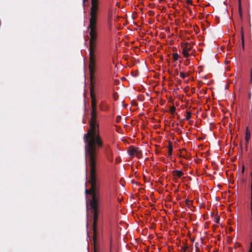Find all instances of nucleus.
<instances>
[{
	"instance_id": "obj_1",
	"label": "nucleus",
	"mask_w": 252,
	"mask_h": 252,
	"mask_svg": "<svg viewBox=\"0 0 252 252\" xmlns=\"http://www.w3.org/2000/svg\"><path fill=\"white\" fill-rule=\"evenodd\" d=\"M89 168V176L88 183L91 185V188L86 189L85 193L92 197L90 200V206L92 209L93 216V239L94 243L96 241L97 238V223L98 218L99 210L98 203L100 200V180L97 177V168L98 166V160H86Z\"/></svg>"
},
{
	"instance_id": "obj_2",
	"label": "nucleus",
	"mask_w": 252,
	"mask_h": 252,
	"mask_svg": "<svg viewBox=\"0 0 252 252\" xmlns=\"http://www.w3.org/2000/svg\"><path fill=\"white\" fill-rule=\"evenodd\" d=\"M89 124L88 132L84 136L86 159L98 160L99 148L103 146V142L99 133L96 115L91 116Z\"/></svg>"
},
{
	"instance_id": "obj_3",
	"label": "nucleus",
	"mask_w": 252,
	"mask_h": 252,
	"mask_svg": "<svg viewBox=\"0 0 252 252\" xmlns=\"http://www.w3.org/2000/svg\"><path fill=\"white\" fill-rule=\"evenodd\" d=\"M89 35L90 36L89 41V57H96L95 55V49L96 46V40L97 37V31H90Z\"/></svg>"
},
{
	"instance_id": "obj_4",
	"label": "nucleus",
	"mask_w": 252,
	"mask_h": 252,
	"mask_svg": "<svg viewBox=\"0 0 252 252\" xmlns=\"http://www.w3.org/2000/svg\"><path fill=\"white\" fill-rule=\"evenodd\" d=\"M95 58L96 57H89V69L90 72V79L92 80L94 79V73L95 71Z\"/></svg>"
},
{
	"instance_id": "obj_5",
	"label": "nucleus",
	"mask_w": 252,
	"mask_h": 252,
	"mask_svg": "<svg viewBox=\"0 0 252 252\" xmlns=\"http://www.w3.org/2000/svg\"><path fill=\"white\" fill-rule=\"evenodd\" d=\"M97 15H90L89 25L87 28L88 30L97 31Z\"/></svg>"
},
{
	"instance_id": "obj_6",
	"label": "nucleus",
	"mask_w": 252,
	"mask_h": 252,
	"mask_svg": "<svg viewBox=\"0 0 252 252\" xmlns=\"http://www.w3.org/2000/svg\"><path fill=\"white\" fill-rule=\"evenodd\" d=\"M93 87H92L91 92H90V96L91 98L92 111L91 115H96V100L94 93L93 92Z\"/></svg>"
},
{
	"instance_id": "obj_7",
	"label": "nucleus",
	"mask_w": 252,
	"mask_h": 252,
	"mask_svg": "<svg viewBox=\"0 0 252 252\" xmlns=\"http://www.w3.org/2000/svg\"><path fill=\"white\" fill-rule=\"evenodd\" d=\"M183 48V54L185 58L189 57V52L193 48V43L190 42L189 43H186L182 46Z\"/></svg>"
},
{
	"instance_id": "obj_8",
	"label": "nucleus",
	"mask_w": 252,
	"mask_h": 252,
	"mask_svg": "<svg viewBox=\"0 0 252 252\" xmlns=\"http://www.w3.org/2000/svg\"><path fill=\"white\" fill-rule=\"evenodd\" d=\"M98 9V3H91V7L90 15H97Z\"/></svg>"
},
{
	"instance_id": "obj_9",
	"label": "nucleus",
	"mask_w": 252,
	"mask_h": 252,
	"mask_svg": "<svg viewBox=\"0 0 252 252\" xmlns=\"http://www.w3.org/2000/svg\"><path fill=\"white\" fill-rule=\"evenodd\" d=\"M229 131L231 135V139L234 138V144L235 145V141L236 138V136L234 135L235 129L234 126L230 124Z\"/></svg>"
},
{
	"instance_id": "obj_10",
	"label": "nucleus",
	"mask_w": 252,
	"mask_h": 252,
	"mask_svg": "<svg viewBox=\"0 0 252 252\" xmlns=\"http://www.w3.org/2000/svg\"><path fill=\"white\" fill-rule=\"evenodd\" d=\"M128 153L130 156H133L135 154H136L138 156L139 154L141 153V151H140L138 149H132L131 150H128Z\"/></svg>"
},
{
	"instance_id": "obj_11",
	"label": "nucleus",
	"mask_w": 252,
	"mask_h": 252,
	"mask_svg": "<svg viewBox=\"0 0 252 252\" xmlns=\"http://www.w3.org/2000/svg\"><path fill=\"white\" fill-rule=\"evenodd\" d=\"M172 173L174 176H177L178 178H181L183 175V172L181 170H173Z\"/></svg>"
},
{
	"instance_id": "obj_12",
	"label": "nucleus",
	"mask_w": 252,
	"mask_h": 252,
	"mask_svg": "<svg viewBox=\"0 0 252 252\" xmlns=\"http://www.w3.org/2000/svg\"><path fill=\"white\" fill-rule=\"evenodd\" d=\"M168 148L169 156L170 157H171L172 155L173 147H172V144L171 142H170V141L169 143V145L168 146Z\"/></svg>"
},
{
	"instance_id": "obj_13",
	"label": "nucleus",
	"mask_w": 252,
	"mask_h": 252,
	"mask_svg": "<svg viewBox=\"0 0 252 252\" xmlns=\"http://www.w3.org/2000/svg\"><path fill=\"white\" fill-rule=\"evenodd\" d=\"M90 92H91V88H92V87H93V92L94 91V86H95V78H94V79H93V81L92 82V80H90Z\"/></svg>"
},
{
	"instance_id": "obj_14",
	"label": "nucleus",
	"mask_w": 252,
	"mask_h": 252,
	"mask_svg": "<svg viewBox=\"0 0 252 252\" xmlns=\"http://www.w3.org/2000/svg\"><path fill=\"white\" fill-rule=\"evenodd\" d=\"M112 18V11L110 10H109L108 13V20L109 22H110Z\"/></svg>"
},
{
	"instance_id": "obj_15",
	"label": "nucleus",
	"mask_w": 252,
	"mask_h": 252,
	"mask_svg": "<svg viewBox=\"0 0 252 252\" xmlns=\"http://www.w3.org/2000/svg\"><path fill=\"white\" fill-rule=\"evenodd\" d=\"M180 57V56L178 55V53H173V58L175 61H176L178 60L179 58Z\"/></svg>"
},
{
	"instance_id": "obj_16",
	"label": "nucleus",
	"mask_w": 252,
	"mask_h": 252,
	"mask_svg": "<svg viewBox=\"0 0 252 252\" xmlns=\"http://www.w3.org/2000/svg\"><path fill=\"white\" fill-rule=\"evenodd\" d=\"M191 113L189 111H187V115L186 116V119L189 120L191 118Z\"/></svg>"
},
{
	"instance_id": "obj_17",
	"label": "nucleus",
	"mask_w": 252,
	"mask_h": 252,
	"mask_svg": "<svg viewBox=\"0 0 252 252\" xmlns=\"http://www.w3.org/2000/svg\"><path fill=\"white\" fill-rule=\"evenodd\" d=\"M176 111V107L174 106H171L170 108V112L171 114H174Z\"/></svg>"
},
{
	"instance_id": "obj_18",
	"label": "nucleus",
	"mask_w": 252,
	"mask_h": 252,
	"mask_svg": "<svg viewBox=\"0 0 252 252\" xmlns=\"http://www.w3.org/2000/svg\"><path fill=\"white\" fill-rule=\"evenodd\" d=\"M245 139L246 141L249 140L250 139V132H247L245 136Z\"/></svg>"
},
{
	"instance_id": "obj_19",
	"label": "nucleus",
	"mask_w": 252,
	"mask_h": 252,
	"mask_svg": "<svg viewBox=\"0 0 252 252\" xmlns=\"http://www.w3.org/2000/svg\"><path fill=\"white\" fill-rule=\"evenodd\" d=\"M239 1V13L240 16H242V10L241 7V2L240 0H238Z\"/></svg>"
},
{
	"instance_id": "obj_20",
	"label": "nucleus",
	"mask_w": 252,
	"mask_h": 252,
	"mask_svg": "<svg viewBox=\"0 0 252 252\" xmlns=\"http://www.w3.org/2000/svg\"><path fill=\"white\" fill-rule=\"evenodd\" d=\"M175 131L176 132H177L179 134H182V130L179 128V127H176L175 129Z\"/></svg>"
},
{
	"instance_id": "obj_21",
	"label": "nucleus",
	"mask_w": 252,
	"mask_h": 252,
	"mask_svg": "<svg viewBox=\"0 0 252 252\" xmlns=\"http://www.w3.org/2000/svg\"><path fill=\"white\" fill-rule=\"evenodd\" d=\"M185 202H186V203L188 207H189L190 205H191V204H192V201L189 200L188 199H186Z\"/></svg>"
},
{
	"instance_id": "obj_22",
	"label": "nucleus",
	"mask_w": 252,
	"mask_h": 252,
	"mask_svg": "<svg viewBox=\"0 0 252 252\" xmlns=\"http://www.w3.org/2000/svg\"><path fill=\"white\" fill-rule=\"evenodd\" d=\"M234 230L232 228V227L231 226H227V231L228 232H231L232 231H233Z\"/></svg>"
},
{
	"instance_id": "obj_23",
	"label": "nucleus",
	"mask_w": 252,
	"mask_h": 252,
	"mask_svg": "<svg viewBox=\"0 0 252 252\" xmlns=\"http://www.w3.org/2000/svg\"><path fill=\"white\" fill-rule=\"evenodd\" d=\"M121 120V116H118L116 117V123H119Z\"/></svg>"
},
{
	"instance_id": "obj_24",
	"label": "nucleus",
	"mask_w": 252,
	"mask_h": 252,
	"mask_svg": "<svg viewBox=\"0 0 252 252\" xmlns=\"http://www.w3.org/2000/svg\"><path fill=\"white\" fill-rule=\"evenodd\" d=\"M180 76L183 79H185L186 78V74L183 72H180Z\"/></svg>"
},
{
	"instance_id": "obj_25",
	"label": "nucleus",
	"mask_w": 252,
	"mask_h": 252,
	"mask_svg": "<svg viewBox=\"0 0 252 252\" xmlns=\"http://www.w3.org/2000/svg\"><path fill=\"white\" fill-rule=\"evenodd\" d=\"M241 37H242V39L243 48H244V34L242 33H241Z\"/></svg>"
},
{
	"instance_id": "obj_26",
	"label": "nucleus",
	"mask_w": 252,
	"mask_h": 252,
	"mask_svg": "<svg viewBox=\"0 0 252 252\" xmlns=\"http://www.w3.org/2000/svg\"><path fill=\"white\" fill-rule=\"evenodd\" d=\"M149 13L150 16H154L155 14V12L153 11H150Z\"/></svg>"
},
{
	"instance_id": "obj_27",
	"label": "nucleus",
	"mask_w": 252,
	"mask_h": 252,
	"mask_svg": "<svg viewBox=\"0 0 252 252\" xmlns=\"http://www.w3.org/2000/svg\"><path fill=\"white\" fill-rule=\"evenodd\" d=\"M91 3H98V0H91Z\"/></svg>"
},
{
	"instance_id": "obj_28",
	"label": "nucleus",
	"mask_w": 252,
	"mask_h": 252,
	"mask_svg": "<svg viewBox=\"0 0 252 252\" xmlns=\"http://www.w3.org/2000/svg\"><path fill=\"white\" fill-rule=\"evenodd\" d=\"M233 205V203L230 204L229 205V210H230V211H232V209H231V207H232Z\"/></svg>"
},
{
	"instance_id": "obj_29",
	"label": "nucleus",
	"mask_w": 252,
	"mask_h": 252,
	"mask_svg": "<svg viewBox=\"0 0 252 252\" xmlns=\"http://www.w3.org/2000/svg\"><path fill=\"white\" fill-rule=\"evenodd\" d=\"M187 3L188 4H192V1H191V0H187Z\"/></svg>"
},
{
	"instance_id": "obj_30",
	"label": "nucleus",
	"mask_w": 252,
	"mask_h": 252,
	"mask_svg": "<svg viewBox=\"0 0 252 252\" xmlns=\"http://www.w3.org/2000/svg\"><path fill=\"white\" fill-rule=\"evenodd\" d=\"M228 192L229 194H230V195H229L228 196H229V199H230V195L231 194H232L233 193V192L232 191H231V190H228Z\"/></svg>"
},
{
	"instance_id": "obj_31",
	"label": "nucleus",
	"mask_w": 252,
	"mask_h": 252,
	"mask_svg": "<svg viewBox=\"0 0 252 252\" xmlns=\"http://www.w3.org/2000/svg\"><path fill=\"white\" fill-rule=\"evenodd\" d=\"M116 94L117 95V94L116 93H115L114 94V98L115 100H117V99L118 98V96H116Z\"/></svg>"
},
{
	"instance_id": "obj_32",
	"label": "nucleus",
	"mask_w": 252,
	"mask_h": 252,
	"mask_svg": "<svg viewBox=\"0 0 252 252\" xmlns=\"http://www.w3.org/2000/svg\"><path fill=\"white\" fill-rule=\"evenodd\" d=\"M227 176H228L229 175L231 176L232 174L231 172H226Z\"/></svg>"
},
{
	"instance_id": "obj_33",
	"label": "nucleus",
	"mask_w": 252,
	"mask_h": 252,
	"mask_svg": "<svg viewBox=\"0 0 252 252\" xmlns=\"http://www.w3.org/2000/svg\"><path fill=\"white\" fill-rule=\"evenodd\" d=\"M192 249H193L192 247H191L190 249H189L188 252H192Z\"/></svg>"
},
{
	"instance_id": "obj_34",
	"label": "nucleus",
	"mask_w": 252,
	"mask_h": 252,
	"mask_svg": "<svg viewBox=\"0 0 252 252\" xmlns=\"http://www.w3.org/2000/svg\"><path fill=\"white\" fill-rule=\"evenodd\" d=\"M219 221H220V218H217L216 220V223H219Z\"/></svg>"
},
{
	"instance_id": "obj_35",
	"label": "nucleus",
	"mask_w": 252,
	"mask_h": 252,
	"mask_svg": "<svg viewBox=\"0 0 252 252\" xmlns=\"http://www.w3.org/2000/svg\"><path fill=\"white\" fill-rule=\"evenodd\" d=\"M228 252H233V249L232 248H229L228 250Z\"/></svg>"
},
{
	"instance_id": "obj_36",
	"label": "nucleus",
	"mask_w": 252,
	"mask_h": 252,
	"mask_svg": "<svg viewBox=\"0 0 252 252\" xmlns=\"http://www.w3.org/2000/svg\"><path fill=\"white\" fill-rule=\"evenodd\" d=\"M195 247H196V252H199V250H199V248L197 246H195Z\"/></svg>"
},
{
	"instance_id": "obj_37",
	"label": "nucleus",
	"mask_w": 252,
	"mask_h": 252,
	"mask_svg": "<svg viewBox=\"0 0 252 252\" xmlns=\"http://www.w3.org/2000/svg\"><path fill=\"white\" fill-rule=\"evenodd\" d=\"M94 252H98V251L97 250L96 248L95 247H94Z\"/></svg>"
},
{
	"instance_id": "obj_38",
	"label": "nucleus",
	"mask_w": 252,
	"mask_h": 252,
	"mask_svg": "<svg viewBox=\"0 0 252 252\" xmlns=\"http://www.w3.org/2000/svg\"><path fill=\"white\" fill-rule=\"evenodd\" d=\"M237 247V245H236V242L234 244V248L235 249Z\"/></svg>"
},
{
	"instance_id": "obj_39",
	"label": "nucleus",
	"mask_w": 252,
	"mask_h": 252,
	"mask_svg": "<svg viewBox=\"0 0 252 252\" xmlns=\"http://www.w3.org/2000/svg\"><path fill=\"white\" fill-rule=\"evenodd\" d=\"M251 80H252V70H251Z\"/></svg>"
},
{
	"instance_id": "obj_40",
	"label": "nucleus",
	"mask_w": 252,
	"mask_h": 252,
	"mask_svg": "<svg viewBox=\"0 0 252 252\" xmlns=\"http://www.w3.org/2000/svg\"><path fill=\"white\" fill-rule=\"evenodd\" d=\"M176 74H178V70H176Z\"/></svg>"
},
{
	"instance_id": "obj_41",
	"label": "nucleus",
	"mask_w": 252,
	"mask_h": 252,
	"mask_svg": "<svg viewBox=\"0 0 252 252\" xmlns=\"http://www.w3.org/2000/svg\"><path fill=\"white\" fill-rule=\"evenodd\" d=\"M244 167H243V169H242V172H244Z\"/></svg>"
},
{
	"instance_id": "obj_42",
	"label": "nucleus",
	"mask_w": 252,
	"mask_h": 252,
	"mask_svg": "<svg viewBox=\"0 0 252 252\" xmlns=\"http://www.w3.org/2000/svg\"><path fill=\"white\" fill-rule=\"evenodd\" d=\"M237 247L240 246V244H238V243H237Z\"/></svg>"
},
{
	"instance_id": "obj_43",
	"label": "nucleus",
	"mask_w": 252,
	"mask_h": 252,
	"mask_svg": "<svg viewBox=\"0 0 252 252\" xmlns=\"http://www.w3.org/2000/svg\"><path fill=\"white\" fill-rule=\"evenodd\" d=\"M83 3H85L86 0H83Z\"/></svg>"
},
{
	"instance_id": "obj_44",
	"label": "nucleus",
	"mask_w": 252,
	"mask_h": 252,
	"mask_svg": "<svg viewBox=\"0 0 252 252\" xmlns=\"http://www.w3.org/2000/svg\"><path fill=\"white\" fill-rule=\"evenodd\" d=\"M173 0H170V1H172Z\"/></svg>"
}]
</instances>
